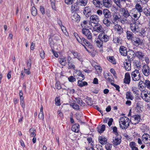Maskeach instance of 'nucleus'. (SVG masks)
<instances>
[{
  "label": "nucleus",
  "instance_id": "1",
  "mask_svg": "<svg viewBox=\"0 0 150 150\" xmlns=\"http://www.w3.org/2000/svg\"><path fill=\"white\" fill-rule=\"evenodd\" d=\"M120 127L122 129H126L129 125V120L128 118L124 117H121L119 121Z\"/></svg>",
  "mask_w": 150,
  "mask_h": 150
},
{
  "label": "nucleus",
  "instance_id": "2",
  "mask_svg": "<svg viewBox=\"0 0 150 150\" xmlns=\"http://www.w3.org/2000/svg\"><path fill=\"white\" fill-rule=\"evenodd\" d=\"M74 34L78 42L83 46H84V44L87 46L90 47L92 46L91 43L87 40L83 38H81L76 33H74Z\"/></svg>",
  "mask_w": 150,
  "mask_h": 150
},
{
  "label": "nucleus",
  "instance_id": "3",
  "mask_svg": "<svg viewBox=\"0 0 150 150\" xmlns=\"http://www.w3.org/2000/svg\"><path fill=\"white\" fill-rule=\"evenodd\" d=\"M140 27H141V25L136 21L131 23L130 25L132 31L135 34H136L137 32L139 31Z\"/></svg>",
  "mask_w": 150,
  "mask_h": 150
},
{
  "label": "nucleus",
  "instance_id": "4",
  "mask_svg": "<svg viewBox=\"0 0 150 150\" xmlns=\"http://www.w3.org/2000/svg\"><path fill=\"white\" fill-rule=\"evenodd\" d=\"M134 46L137 47L142 45L143 43V40L141 39L137 36H134L131 40Z\"/></svg>",
  "mask_w": 150,
  "mask_h": 150
},
{
  "label": "nucleus",
  "instance_id": "5",
  "mask_svg": "<svg viewBox=\"0 0 150 150\" xmlns=\"http://www.w3.org/2000/svg\"><path fill=\"white\" fill-rule=\"evenodd\" d=\"M131 76L134 81H139L140 78V74L139 70L136 69L132 71L131 73Z\"/></svg>",
  "mask_w": 150,
  "mask_h": 150
},
{
  "label": "nucleus",
  "instance_id": "6",
  "mask_svg": "<svg viewBox=\"0 0 150 150\" xmlns=\"http://www.w3.org/2000/svg\"><path fill=\"white\" fill-rule=\"evenodd\" d=\"M142 98L147 102H150V92L142 91L141 94Z\"/></svg>",
  "mask_w": 150,
  "mask_h": 150
},
{
  "label": "nucleus",
  "instance_id": "7",
  "mask_svg": "<svg viewBox=\"0 0 150 150\" xmlns=\"http://www.w3.org/2000/svg\"><path fill=\"white\" fill-rule=\"evenodd\" d=\"M82 32L89 40H91L92 38V35L90 31L87 28H83Z\"/></svg>",
  "mask_w": 150,
  "mask_h": 150
},
{
  "label": "nucleus",
  "instance_id": "8",
  "mask_svg": "<svg viewBox=\"0 0 150 150\" xmlns=\"http://www.w3.org/2000/svg\"><path fill=\"white\" fill-rule=\"evenodd\" d=\"M119 11L121 13L123 16L125 18H127L129 16L131 17L127 8H121L119 10Z\"/></svg>",
  "mask_w": 150,
  "mask_h": 150
},
{
  "label": "nucleus",
  "instance_id": "9",
  "mask_svg": "<svg viewBox=\"0 0 150 150\" xmlns=\"http://www.w3.org/2000/svg\"><path fill=\"white\" fill-rule=\"evenodd\" d=\"M140 119V116L138 115H137L132 116L129 121L130 122H131L132 124L136 125L139 122Z\"/></svg>",
  "mask_w": 150,
  "mask_h": 150
},
{
  "label": "nucleus",
  "instance_id": "10",
  "mask_svg": "<svg viewBox=\"0 0 150 150\" xmlns=\"http://www.w3.org/2000/svg\"><path fill=\"white\" fill-rule=\"evenodd\" d=\"M99 19V16L96 15H93L90 16V22L96 24L98 23Z\"/></svg>",
  "mask_w": 150,
  "mask_h": 150
},
{
  "label": "nucleus",
  "instance_id": "11",
  "mask_svg": "<svg viewBox=\"0 0 150 150\" xmlns=\"http://www.w3.org/2000/svg\"><path fill=\"white\" fill-rule=\"evenodd\" d=\"M98 38L101 42H106L109 40V37L105 35L104 33H102L99 35Z\"/></svg>",
  "mask_w": 150,
  "mask_h": 150
},
{
  "label": "nucleus",
  "instance_id": "12",
  "mask_svg": "<svg viewBox=\"0 0 150 150\" xmlns=\"http://www.w3.org/2000/svg\"><path fill=\"white\" fill-rule=\"evenodd\" d=\"M92 8L89 6L85 7L83 11V13L87 17H88L91 14Z\"/></svg>",
  "mask_w": 150,
  "mask_h": 150
},
{
  "label": "nucleus",
  "instance_id": "13",
  "mask_svg": "<svg viewBox=\"0 0 150 150\" xmlns=\"http://www.w3.org/2000/svg\"><path fill=\"white\" fill-rule=\"evenodd\" d=\"M67 61L68 66V69H72L74 70L75 69V66L74 64V62L72 61L71 58L69 56L67 57Z\"/></svg>",
  "mask_w": 150,
  "mask_h": 150
},
{
  "label": "nucleus",
  "instance_id": "14",
  "mask_svg": "<svg viewBox=\"0 0 150 150\" xmlns=\"http://www.w3.org/2000/svg\"><path fill=\"white\" fill-rule=\"evenodd\" d=\"M142 72L144 74L147 76L150 74V68L147 65H144L142 69Z\"/></svg>",
  "mask_w": 150,
  "mask_h": 150
},
{
  "label": "nucleus",
  "instance_id": "15",
  "mask_svg": "<svg viewBox=\"0 0 150 150\" xmlns=\"http://www.w3.org/2000/svg\"><path fill=\"white\" fill-rule=\"evenodd\" d=\"M114 29L118 34L120 35L123 32V29L120 25L117 24L114 26Z\"/></svg>",
  "mask_w": 150,
  "mask_h": 150
},
{
  "label": "nucleus",
  "instance_id": "16",
  "mask_svg": "<svg viewBox=\"0 0 150 150\" xmlns=\"http://www.w3.org/2000/svg\"><path fill=\"white\" fill-rule=\"evenodd\" d=\"M104 18H110L112 16L111 13L108 9L105 8L103 10Z\"/></svg>",
  "mask_w": 150,
  "mask_h": 150
},
{
  "label": "nucleus",
  "instance_id": "17",
  "mask_svg": "<svg viewBox=\"0 0 150 150\" xmlns=\"http://www.w3.org/2000/svg\"><path fill=\"white\" fill-rule=\"evenodd\" d=\"M92 2L94 5L96 7L101 8L103 7L102 0H93Z\"/></svg>",
  "mask_w": 150,
  "mask_h": 150
},
{
  "label": "nucleus",
  "instance_id": "18",
  "mask_svg": "<svg viewBox=\"0 0 150 150\" xmlns=\"http://www.w3.org/2000/svg\"><path fill=\"white\" fill-rule=\"evenodd\" d=\"M128 60H131L133 59V57L135 55V52L134 51L131 50H129L127 52V54Z\"/></svg>",
  "mask_w": 150,
  "mask_h": 150
},
{
  "label": "nucleus",
  "instance_id": "19",
  "mask_svg": "<svg viewBox=\"0 0 150 150\" xmlns=\"http://www.w3.org/2000/svg\"><path fill=\"white\" fill-rule=\"evenodd\" d=\"M146 32L145 28H142L141 27H140L139 30L137 32V33L136 34L139 36L144 37L145 35Z\"/></svg>",
  "mask_w": 150,
  "mask_h": 150
},
{
  "label": "nucleus",
  "instance_id": "20",
  "mask_svg": "<svg viewBox=\"0 0 150 150\" xmlns=\"http://www.w3.org/2000/svg\"><path fill=\"white\" fill-rule=\"evenodd\" d=\"M119 51L121 55L125 56L127 55V51L125 47L121 46L120 48Z\"/></svg>",
  "mask_w": 150,
  "mask_h": 150
},
{
  "label": "nucleus",
  "instance_id": "21",
  "mask_svg": "<svg viewBox=\"0 0 150 150\" xmlns=\"http://www.w3.org/2000/svg\"><path fill=\"white\" fill-rule=\"evenodd\" d=\"M150 139V136L148 134L144 133L142 136V141L145 143L147 144L148 140Z\"/></svg>",
  "mask_w": 150,
  "mask_h": 150
},
{
  "label": "nucleus",
  "instance_id": "22",
  "mask_svg": "<svg viewBox=\"0 0 150 150\" xmlns=\"http://www.w3.org/2000/svg\"><path fill=\"white\" fill-rule=\"evenodd\" d=\"M130 81V77L129 74L128 73H126L125 75V78L124 79V82L126 84H129Z\"/></svg>",
  "mask_w": 150,
  "mask_h": 150
},
{
  "label": "nucleus",
  "instance_id": "23",
  "mask_svg": "<svg viewBox=\"0 0 150 150\" xmlns=\"http://www.w3.org/2000/svg\"><path fill=\"white\" fill-rule=\"evenodd\" d=\"M72 53L73 54L74 57V58H77L80 62H82L83 61V59L81 56L80 55L79 53L75 51H72Z\"/></svg>",
  "mask_w": 150,
  "mask_h": 150
},
{
  "label": "nucleus",
  "instance_id": "24",
  "mask_svg": "<svg viewBox=\"0 0 150 150\" xmlns=\"http://www.w3.org/2000/svg\"><path fill=\"white\" fill-rule=\"evenodd\" d=\"M97 27H96V29H94V31L98 33H103V31H104V29L103 28V26L100 24L98 23L97 24ZM95 29L96 28H95Z\"/></svg>",
  "mask_w": 150,
  "mask_h": 150
},
{
  "label": "nucleus",
  "instance_id": "25",
  "mask_svg": "<svg viewBox=\"0 0 150 150\" xmlns=\"http://www.w3.org/2000/svg\"><path fill=\"white\" fill-rule=\"evenodd\" d=\"M88 1V0H77L76 3L77 5L82 6H85L87 5Z\"/></svg>",
  "mask_w": 150,
  "mask_h": 150
},
{
  "label": "nucleus",
  "instance_id": "26",
  "mask_svg": "<svg viewBox=\"0 0 150 150\" xmlns=\"http://www.w3.org/2000/svg\"><path fill=\"white\" fill-rule=\"evenodd\" d=\"M71 18L72 20L74 21H79L80 19V16L76 13H75Z\"/></svg>",
  "mask_w": 150,
  "mask_h": 150
},
{
  "label": "nucleus",
  "instance_id": "27",
  "mask_svg": "<svg viewBox=\"0 0 150 150\" xmlns=\"http://www.w3.org/2000/svg\"><path fill=\"white\" fill-rule=\"evenodd\" d=\"M124 64L125 69L127 71H129L131 70V62L130 60H128V62H124Z\"/></svg>",
  "mask_w": 150,
  "mask_h": 150
},
{
  "label": "nucleus",
  "instance_id": "28",
  "mask_svg": "<svg viewBox=\"0 0 150 150\" xmlns=\"http://www.w3.org/2000/svg\"><path fill=\"white\" fill-rule=\"evenodd\" d=\"M113 19L112 23L115 24V23L116 22L117 23L118 21H120L121 19V16L119 14H115L113 15Z\"/></svg>",
  "mask_w": 150,
  "mask_h": 150
},
{
  "label": "nucleus",
  "instance_id": "29",
  "mask_svg": "<svg viewBox=\"0 0 150 150\" xmlns=\"http://www.w3.org/2000/svg\"><path fill=\"white\" fill-rule=\"evenodd\" d=\"M72 130L75 132H78L79 131V125L76 123L73 125L71 127Z\"/></svg>",
  "mask_w": 150,
  "mask_h": 150
},
{
  "label": "nucleus",
  "instance_id": "30",
  "mask_svg": "<svg viewBox=\"0 0 150 150\" xmlns=\"http://www.w3.org/2000/svg\"><path fill=\"white\" fill-rule=\"evenodd\" d=\"M109 18H104L103 21V23L107 27L110 26L112 24L111 22L109 20Z\"/></svg>",
  "mask_w": 150,
  "mask_h": 150
},
{
  "label": "nucleus",
  "instance_id": "31",
  "mask_svg": "<svg viewBox=\"0 0 150 150\" xmlns=\"http://www.w3.org/2000/svg\"><path fill=\"white\" fill-rule=\"evenodd\" d=\"M135 56L140 59H142L144 56V53L140 51H136L135 52Z\"/></svg>",
  "mask_w": 150,
  "mask_h": 150
},
{
  "label": "nucleus",
  "instance_id": "32",
  "mask_svg": "<svg viewBox=\"0 0 150 150\" xmlns=\"http://www.w3.org/2000/svg\"><path fill=\"white\" fill-rule=\"evenodd\" d=\"M121 141V139L120 137L116 136L113 140V144L117 146L120 144Z\"/></svg>",
  "mask_w": 150,
  "mask_h": 150
},
{
  "label": "nucleus",
  "instance_id": "33",
  "mask_svg": "<svg viewBox=\"0 0 150 150\" xmlns=\"http://www.w3.org/2000/svg\"><path fill=\"white\" fill-rule=\"evenodd\" d=\"M99 142L102 145L106 144L107 142V139L102 137H99Z\"/></svg>",
  "mask_w": 150,
  "mask_h": 150
},
{
  "label": "nucleus",
  "instance_id": "34",
  "mask_svg": "<svg viewBox=\"0 0 150 150\" xmlns=\"http://www.w3.org/2000/svg\"><path fill=\"white\" fill-rule=\"evenodd\" d=\"M127 38L129 40H132V38H133V34L130 31L127 30L126 32Z\"/></svg>",
  "mask_w": 150,
  "mask_h": 150
},
{
  "label": "nucleus",
  "instance_id": "35",
  "mask_svg": "<svg viewBox=\"0 0 150 150\" xmlns=\"http://www.w3.org/2000/svg\"><path fill=\"white\" fill-rule=\"evenodd\" d=\"M126 98L127 99L132 100L134 98V96L130 92H127L126 93Z\"/></svg>",
  "mask_w": 150,
  "mask_h": 150
},
{
  "label": "nucleus",
  "instance_id": "36",
  "mask_svg": "<svg viewBox=\"0 0 150 150\" xmlns=\"http://www.w3.org/2000/svg\"><path fill=\"white\" fill-rule=\"evenodd\" d=\"M97 131L99 133H101L103 132L105 129V125H102L101 127H98L97 128Z\"/></svg>",
  "mask_w": 150,
  "mask_h": 150
},
{
  "label": "nucleus",
  "instance_id": "37",
  "mask_svg": "<svg viewBox=\"0 0 150 150\" xmlns=\"http://www.w3.org/2000/svg\"><path fill=\"white\" fill-rule=\"evenodd\" d=\"M82 80H79L78 82V85L80 87H82L84 86H87V83L86 81H82Z\"/></svg>",
  "mask_w": 150,
  "mask_h": 150
},
{
  "label": "nucleus",
  "instance_id": "38",
  "mask_svg": "<svg viewBox=\"0 0 150 150\" xmlns=\"http://www.w3.org/2000/svg\"><path fill=\"white\" fill-rule=\"evenodd\" d=\"M126 0H114V2L117 5L121 8L122 7L121 5V3L123 1H125Z\"/></svg>",
  "mask_w": 150,
  "mask_h": 150
},
{
  "label": "nucleus",
  "instance_id": "39",
  "mask_svg": "<svg viewBox=\"0 0 150 150\" xmlns=\"http://www.w3.org/2000/svg\"><path fill=\"white\" fill-rule=\"evenodd\" d=\"M76 102L81 106H84L85 105V103L83 102L82 100L80 98H76Z\"/></svg>",
  "mask_w": 150,
  "mask_h": 150
},
{
  "label": "nucleus",
  "instance_id": "40",
  "mask_svg": "<svg viewBox=\"0 0 150 150\" xmlns=\"http://www.w3.org/2000/svg\"><path fill=\"white\" fill-rule=\"evenodd\" d=\"M143 12L146 16H150V8H144L143 9Z\"/></svg>",
  "mask_w": 150,
  "mask_h": 150
},
{
  "label": "nucleus",
  "instance_id": "41",
  "mask_svg": "<svg viewBox=\"0 0 150 150\" xmlns=\"http://www.w3.org/2000/svg\"><path fill=\"white\" fill-rule=\"evenodd\" d=\"M88 23L86 21H83L81 22V26L83 28H88Z\"/></svg>",
  "mask_w": 150,
  "mask_h": 150
},
{
  "label": "nucleus",
  "instance_id": "42",
  "mask_svg": "<svg viewBox=\"0 0 150 150\" xmlns=\"http://www.w3.org/2000/svg\"><path fill=\"white\" fill-rule=\"evenodd\" d=\"M35 130L34 128H31L29 129L30 134V136L32 137H35Z\"/></svg>",
  "mask_w": 150,
  "mask_h": 150
},
{
  "label": "nucleus",
  "instance_id": "43",
  "mask_svg": "<svg viewBox=\"0 0 150 150\" xmlns=\"http://www.w3.org/2000/svg\"><path fill=\"white\" fill-rule=\"evenodd\" d=\"M59 61L60 64L63 66H65L67 63L66 59L64 58H61L59 59Z\"/></svg>",
  "mask_w": 150,
  "mask_h": 150
},
{
  "label": "nucleus",
  "instance_id": "44",
  "mask_svg": "<svg viewBox=\"0 0 150 150\" xmlns=\"http://www.w3.org/2000/svg\"><path fill=\"white\" fill-rule=\"evenodd\" d=\"M120 22L122 24H125L128 23L129 21L127 18L123 17V18H121Z\"/></svg>",
  "mask_w": 150,
  "mask_h": 150
},
{
  "label": "nucleus",
  "instance_id": "45",
  "mask_svg": "<svg viewBox=\"0 0 150 150\" xmlns=\"http://www.w3.org/2000/svg\"><path fill=\"white\" fill-rule=\"evenodd\" d=\"M134 8L136 9L137 11L140 12H142V9L141 6L138 4H136L135 6V8Z\"/></svg>",
  "mask_w": 150,
  "mask_h": 150
},
{
  "label": "nucleus",
  "instance_id": "46",
  "mask_svg": "<svg viewBox=\"0 0 150 150\" xmlns=\"http://www.w3.org/2000/svg\"><path fill=\"white\" fill-rule=\"evenodd\" d=\"M31 13L34 16H35L37 14V10L35 7H33L31 9Z\"/></svg>",
  "mask_w": 150,
  "mask_h": 150
},
{
  "label": "nucleus",
  "instance_id": "47",
  "mask_svg": "<svg viewBox=\"0 0 150 150\" xmlns=\"http://www.w3.org/2000/svg\"><path fill=\"white\" fill-rule=\"evenodd\" d=\"M70 106H71L74 109L78 110L79 109V106L78 104H76L75 103H71L70 104Z\"/></svg>",
  "mask_w": 150,
  "mask_h": 150
},
{
  "label": "nucleus",
  "instance_id": "48",
  "mask_svg": "<svg viewBox=\"0 0 150 150\" xmlns=\"http://www.w3.org/2000/svg\"><path fill=\"white\" fill-rule=\"evenodd\" d=\"M130 13H132V14H138V13H141V12L137 11L136 9L133 8L130 11Z\"/></svg>",
  "mask_w": 150,
  "mask_h": 150
},
{
  "label": "nucleus",
  "instance_id": "49",
  "mask_svg": "<svg viewBox=\"0 0 150 150\" xmlns=\"http://www.w3.org/2000/svg\"><path fill=\"white\" fill-rule=\"evenodd\" d=\"M113 41L114 43L117 45L120 43V40L119 38L116 37L114 38Z\"/></svg>",
  "mask_w": 150,
  "mask_h": 150
},
{
  "label": "nucleus",
  "instance_id": "50",
  "mask_svg": "<svg viewBox=\"0 0 150 150\" xmlns=\"http://www.w3.org/2000/svg\"><path fill=\"white\" fill-rule=\"evenodd\" d=\"M141 15V13H138V14H133V17L134 20H137L139 18Z\"/></svg>",
  "mask_w": 150,
  "mask_h": 150
},
{
  "label": "nucleus",
  "instance_id": "51",
  "mask_svg": "<svg viewBox=\"0 0 150 150\" xmlns=\"http://www.w3.org/2000/svg\"><path fill=\"white\" fill-rule=\"evenodd\" d=\"M78 7L75 5H71V10L73 12L76 11L78 10Z\"/></svg>",
  "mask_w": 150,
  "mask_h": 150
},
{
  "label": "nucleus",
  "instance_id": "52",
  "mask_svg": "<svg viewBox=\"0 0 150 150\" xmlns=\"http://www.w3.org/2000/svg\"><path fill=\"white\" fill-rule=\"evenodd\" d=\"M32 63V59L31 58H29V59L28 60L27 64V66L28 67V69H29L31 67V65Z\"/></svg>",
  "mask_w": 150,
  "mask_h": 150
},
{
  "label": "nucleus",
  "instance_id": "53",
  "mask_svg": "<svg viewBox=\"0 0 150 150\" xmlns=\"http://www.w3.org/2000/svg\"><path fill=\"white\" fill-rule=\"evenodd\" d=\"M144 84L147 87L150 89V81L148 80H146L145 81Z\"/></svg>",
  "mask_w": 150,
  "mask_h": 150
},
{
  "label": "nucleus",
  "instance_id": "54",
  "mask_svg": "<svg viewBox=\"0 0 150 150\" xmlns=\"http://www.w3.org/2000/svg\"><path fill=\"white\" fill-rule=\"evenodd\" d=\"M137 88L135 87H132V90L134 94H138V90H137Z\"/></svg>",
  "mask_w": 150,
  "mask_h": 150
},
{
  "label": "nucleus",
  "instance_id": "55",
  "mask_svg": "<svg viewBox=\"0 0 150 150\" xmlns=\"http://www.w3.org/2000/svg\"><path fill=\"white\" fill-rule=\"evenodd\" d=\"M103 42H101V41H99L98 40H97V41H96V42L97 46L98 47L100 48L102 45Z\"/></svg>",
  "mask_w": 150,
  "mask_h": 150
},
{
  "label": "nucleus",
  "instance_id": "56",
  "mask_svg": "<svg viewBox=\"0 0 150 150\" xmlns=\"http://www.w3.org/2000/svg\"><path fill=\"white\" fill-rule=\"evenodd\" d=\"M112 146V144H106L105 147L107 150H111Z\"/></svg>",
  "mask_w": 150,
  "mask_h": 150
},
{
  "label": "nucleus",
  "instance_id": "57",
  "mask_svg": "<svg viewBox=\"0 0 150 150\" xmlns=\"http://www.w3.org/2000/svg\"><path fill=\"white\" fill-rule=\"evenodd\" d=\"M69 81L71 82H74L76 81V79L73 76H71L68 78Z\"/></svg>",
  "mask_w": 150,
  "mask_h": 150
},
{
  "label": "nucleus",
  "instance_id": "58",
  "mask_svg": "<svg viewBox=\"0 0 150 150\" xmlns=\"http://www.w3.org/2000/svg\"><path fill=\"white\" fill-rule=\"evenodd\" d=\"M56 104L57 105H60V99L59 97H57L55 99Z\"/></svg>",
  "mask_w": 150,
  "mask_h": 150
},
{
  "label": "nucleus",
  "instance_id": "59",
  "mask_svg": "<svg viewBox=\"0 0 150 150\" xmlns=\"http://www.w3.org/2000/svg\"><path fill=\"white\" fill-rule=\"evenodd\" d=\"M75 0H65V2L67 4H71L74 2Z\"/></svg>",
  "mask_w": 150,
  "mask_h": 150
},
{
  "label": "nucleus",
  "instance_id": "60",
  "mask_svg": "<svg viewBox=\"0 0 150 150\" xmlns=\"http://www.w3.org/2000/svg\"><path fill=\"white\" fill-rule=\"evenodd\" d=\"M108 60L110 62H111L113 64H115L116 63L115 59H114V57H109Z\"/></svg>",
  "mask_w": 150,
  "mask_h": 150
},
{
  "label": "nucleus",
  "instance_id": "61",
  "mask_svg": "<svg viewBox=\"0 0 150 150\" xmlns=\"http://www.w3.org/2000/svg\"><path fill=\"white\" fill-rule=\"evenodd\" d=\"M40 9L42 14V15L45 14V8L44 7L42 6H40Z\"/></svg>",
  "mask_w": 150,
  "mask_h": 150
},
{
  "label": "nucleus",
  "instance_id": "62",
  "mask_svg": "<svg viewBox=\"0 0 150 150\" xmlns=\"http://www.w3.org/2000/svg\"><path fill=\"white\" fill-rule=\"evenodd\" d=\"M51 3V6L53 9H55V0H50Z\"/></svg>",
  "mask_w": 150,
  "mask_h": 150
},
{
  "label": "nucleus",
  "instance_id": "63",
  "mask_svg": "<svg viewBox=\"0 0 150 150\" xmlns=\"http://www.w3.org/2000/svg\"><path fill=\"white\" fill-rule=\"evenodd\" d=\"M130 147L132 148V149H133L136 147L135 146V143L134 142H131L129 144Z\"/></svg>",
  "mask_w": 150,
  "mask_h": 150
},
{
  "label": "nucleus",
  "instance_id": "64",
  "mask_svg": "<svg viewBox=\"0 0 150 150\" xmlns=\"http://www.w3.org/2000/svg\"><path fill=\"white\" fill-rule=\"evenodd\" d=\"M55 86L56 87V88L58 89H60L61 88V86L59 82H57L56 83Z\"/></svg>",
  "mask_w": 150,
  "mask_h": 150
}]
</instances>
